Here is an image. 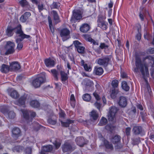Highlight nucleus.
<instances>
[{"label":"nucleus","instance_id":"nucleus-1","mask_svg":"<svg viewBox=\"0 0 154 154\" xmlns=\"http://www.w3.org/2000/svg\"><path fill=\"white\" fill-rule=\"evenodd\" d=\"M143 64L141 61L140 57L138 55L135 56V64L136 67L134 68V71L136 73L139 72L140 70L144 78L145 76H148L149 75L148 67L150 65L152 67L154 66V57L149 55L143 59Z\"/></svg>","mask_w":154,"mask_h":154},{"label":"nucleus","instance_id":"nucleus-2","mask_svg":"<svg viewBox=\"0 0 154 154\" xmlns=\"http://www.w3.org/2000/svg\"><path fill=\"white\" fill-rule=\"evenodd\" d=\"M15 29H17L16 32V33L18 34L17 37V41L18 42L19 41L23 40L24 38H29L30 37V36L29 35H26L23 33L21 29V25L19 24Z\"/></svg>","mask_w":154,"mask_h":154},{"label":"nucleus","instance_id":"nucleus-3","mask_svg":"<svg viewBox=\"0 0 154 154\" xmlns=\"http://www.w3.org/2000/svg\"><path fill=\"white\" fill-rule=\"evenodd\" d=\"M118 110L117 108L115 106L111 107L108 114V118L109 121L114 122H116V114Z\"/></svg>","mask_w":154,"mask_h":154},{"label":"nucleus","instance_id":"nucleus-4","mask_svg":"<svg viewBox=\"0 0 154 154\" xmlns=\"http://www.w3.org/2000/svg\"><path fill=\"white\" fill-rule=\"evenodd\" d=\"M23 114L24 118L26 120L28 123H29L32 122L33 118L36 116V113L35 112L29 110L24 111Z\"/></svg>","mask_w":154,"mask_h":154},{"label":"nucleus","instance_id":"nucleus-5","mask_svg":"<svg viewBox=\"0 0 154 154\" xmlns=\"http://www.w3.org/2000/svg\"><path fill=\"white\" fill-rule=\"evenodd\" d=\"M15 45L14 43L11 41L7 42L5 48L6 50L5 53V55L11 54L14 52Z\"/></svg>","mask_w":154,"mask_h":154},{"label":"nucleus","instance_id":"nucleus-6","mask_svg":"<svg viewBox=\"0 0 154 154\" xmlns=\"http://www.w3.org/2000/svg\"><path fill=\"white\" fill-rule=\"evenodd\" d=\"M110 60V59L109 56H106L97 59L96 62L100 65L106 67L108 65Z\"/></svg>","mask_w":154,"mask_h":154},{"label":"nucleus","instance_id":"nucleus-7","mask_svg":"<svg viewBox=\"0 0 154 154\" xmlns=\"http://www.w3.org/2000/svg\"><path fill=\"white\" fill-rule=\"evenodd\" d=\"M45 81V75L42 76H39L36 78L32 82V85L35 88H38L40 87L41 85Z\"/></svg>","mask_w":154,"mask_h":154},{"label":"nucleus","instance_id":"nucleus-8","mask_svg":"<svg viewBox=\"0 0 154 154\" xmlns=\"http://www.w3.org/2000/svg\"><path fill=\"white\" fill-rule=\"evenodd\" d=\"M70 31L66 28L61 29L60 31V35L63 41H65L70 38Z\"/></svg>","mask_w":154,"mask_h":154},{"label":"nucleus","instance_id":"nucleus-9","mask_svg":"<svg viewBox=\"0 0 154 154\" xmlns=\"http://www.w3.org/2000/svg\"><path fill=\"white\" fill-rule=\"evenodd\" d=\"M62 148L63 152H71L74 150L72 144L68 142H65L62 145Z\"/></svg>","mask_w":154,"mask_h":154},{"label":"nucleus","instance_id":"nucleus-10","mask_svg":"<svg viewBox=\"0 0 154 154\" xmlns=\"http://www.w3.org/2000/svg\"><path fill=\"white\" fill-rule=\"evenodd\" d=\"M12 137L15 139L17 140L21 136L22 134L20 129L17 127H14L12 130Z\"/></svg>","mask_w":154,"mask_h":154},{"label":"nucleus","instance_id":"nucleus-11","mask_svg":"<svg viewBox=\"0 0 154 154\" xmlns=\"http://www.w3.org/2000/svg\"><path fill=\"white\" fill-rule=\"evenodd\" d=\"M28 97V96L27 94H24L21 96L17 101L15 102V104L18 106H23V107H24L25 101Z\"/></svg>","mask_w":154,"mask_h":154},{"label":"nucleus","instance_id":"nucleus-12","mask_svg":"<svg viewBox=\"0 0 154 154\" xmlns=\"http://www.w3.org/2000/svg\"><path fill=\"white\" fill-rule=\"evenodd\" d=\"M93 95L94 97H95L96 99L97 100V101L94 103V105L99 110L102 104L100 102L99 100L100 99V98L99 95L96 92L93 93Z\"/></svg>","mask_w":154,"mask_h":154},{"label":"nucleus","instance_id":"nucleus-13","mask_svg":"<svg viewBox=\"0 0 154 154\" xmlns=\"http://www.w3.org/2000/svg\"><path fill=\"white\" fill-rule=\"evenodd\" d=\"M11 70H17L20 68V66L17 62H14L10 64Z\"/></svg>","mask_w":154,"mask_h":154},{"label":"nucleus","instance_id":"nucleus-14","mask_svg":"<svg viewBox=\"0 0 154 154\" xmlns=\"http://www.w3.org/2000/svg\"><path fill=\"white\" fill-rule=\"evenodd\" d=\"M44 62L46 66L47 67H53L55 64L54 61L51 58L46 59Z\"/></svg>","mask_w":154,"mask_h":154},{"label":"nucleus","instance_id":"nucleus-15","mask_svg":"<svg viewBox=\"0 0 154 154\" xmlns=\"http://www.w3.org/2000/svg\"><path fill=\"white\" fill-rule=\"evenodd\" d=\"M75 140L77 144L81 147L83 146L85 144V140L83 137H78Z\"/></svg>","mask_w":154,"mask_h":154},{"label":"nucleus","instance_id":"nucleus-16","mask_svg":"<svg viewBox=\"0 0 154 154\" xmlns=\"http://www.w3.org/2000/svg\"><path fill=\"white\" fill-rule=\"evenodd\" d=\"M142 128L139 126H134L132 129V131L135 135L141 134L142 132Z\"/></svg>","mask_w":154,"mask_h":154},{"label":"nucleus","instance_id":"nucleus-17","mask_svg":"<svg viewBox=\"0 0 154 154\" xmlns=\"http://www.w3.org/2000/svg\"><path fill=\"white\" fill-rule=\"evenodd\" d=\"M90 28V26L87 23H84L82 24L80 28V31L83 33H86L89 31Z\"/></svg>","mask_w":154,"mask_h":154},{"label":"nucleus","instance_id":"nucleus-18","mask_svg":"<svg viewBox=\"0 0 154 154\" xmlns=\"http://www.w3.org/2000/svg\"><path fill=\"white\" fill-rule=\"evenodd\" d=\"M82 13L79 10H76L73 11V16L75 19L77 20H80L82 19Z\"/></svg>","mask_w":154,"mask_h":154},{"label":"nucleus","instance_id":"nucleus-19","mask_svg":"<svg viewBox=\"0 0 154 154\" xmlns=\"http://www.w3.org/2000/svg\"><path fill=\"white\" fill-rule=\"evenodd\" d=\"M9 95L14 99H16L19 97V94L17 92L13 89H11L8 92Z\"/></svg>","mask_w":154,"mask_h":154},{"label":"nucleus","instance_id":"nucleus-20","mask_svg":"<svg viewBox=\"0 0 154 154\" xmlns=\"http://www.w3.org/2000/svg\"><path fill=\"white\" fill-rule=\"evenodd\" d=\"M31 15V14L29 12H25L24 14L22 15L20 18V21L23 23L26 22L28 18Z\"/></svg>","mask_w":154,"mask_h":154},{"label":"nucleus","instance_id":"nucleus-21","mask_svg":"<svg viewBox=\"0 0 154 154\" xmlns=\"http://www.w3.org/2000/svg\"><path fill=\"white\" fill-rule=\"evenodd\" d=\"M90 119L94 120H97L98 117V114L96 111L92 110L90 113Z\"/></svg>","mask_w":154,"mask_h":154},{"label":"nucleus","instance_id":"nucleus-22","mask_svg":"<svg viewBox=\"0 0 154 154\" xmlns=\"http://www.w3.org/2000/svg\"><path fill=\"white\" fill-rule=\"evenodd\" d=\"M127 100L126 98L123 97H120L119 104L122 107H125L127 105Z\"/></svg>","mask_w":154,"mask_h":154},{"label":"nucleus","instance_id":"nucleus-23","mask_svg":"<svg viewBox=\"0 0 154 154\" xmlns=\"http://www.w3.org/2000/svg\"><path fill=\"white\" fill-rule=\"evenodd\" d=\"M11 70L10 66L3 64L0 69L1 71L3 73H7Z\"/></svg>","mask_w":154,"mask_h":154},{"label":"nucleus","instance_id":"nucleus-24","mask_svg":"<svg viewBox=\"0 0 154 154\" xmlns=\"http://www.w3.org/2000/svg\"><path fill=\"white\" fill-rule=\"evenodd\" d=\"M121 138L119 136L116 135L112 137L111 141L114 144H117L120 141Z\"/></svg>","mask_w":154,"mask_h":154},{"label":"nucleus","instance_id":"nucleus-25","mask_svg":"<svg viewBox=\"0 0 154 154\" xmlns=\"http://www.w3.org/2000/svg\"><path fill=\"white\" fill-rule=\"evenodd\" d=\"M98 25L103 30H106L107 28L108 23L105 21L98 22Z\"/></svg>","mask_w":154,"mask_h":154},{"label":"nucleus","instance_id":"nucleus-26","mask_svg":"<svg viewBox=\"0 0 154 154\" xmlns=\"http://www.w3.org/2000/svg\"><path fill=\"white\" fill-rule=\"evenodd\" d=\"M62 143V141L59 139L56 138L53 142L56 149H58Z\"/></svg>","mask_w":154,"mask_h":154},{"label":"nucleus","instance_id":"nucleus-27","mask_svg":"<svg viewBox=\"0 0 154 154\" xmlns=\"http://www.w3.org/2000/svg\"><path fill=\"white\" fill-rule=\"evenodd\" d=\"M94 72L96 75H100L103 73V70L101 67H95L94 68Z\"/></svg>","mask_w":154,"mask_h":154},{"label":"nucleus","instance_id":"nucleus-28","mask_svg":"<svg viewBox=\"0 0 154 154\" xmlns=\"http://www.w3.org/2000/svg\"><path fill=\"white\" fill-rule=\"evenodd\" d=\"M60 122L62 126L65 127H68L69 126L70 124L73 123L74 121L70 119H67L66 122H63L61 121Z\"/></svg>","mask_w":154,"mask_h":154},{"label":"nucleus","instance_id":"nucleus-29","mask_svg":"<svg viewBox=\"0 0 154 154\" xmlns=\"http://www.w3.org/2000/svg\"><path fill=\"white\" fill-rule=\"evenodd\" d=\"M97 22H101L105 21V20L106 19V14L104 13H102L98 16Z\"/></svg>","mask_w":154,"mask_h":154},{"label":"nucleus","instance_id":"nucleus-30","mask_svg":"<svg viewBox=\"0 0 154 154\" xmlns=\"http://www.w3.org/2000/svg\"><path fill=\"white\" fill-rule=\"evenodd\" d=\"M30 106L34 108H38L40 106V104L38 101L36 100H32L30 103Z\"/></svg>","mask_w":154,"mask_h":154},{"label":"nucleus","instance_id":"nucleus-31","mask_svg":"<svg viewBox=\"0 0 154 154\" xmlns=\"http://www.w3.org/2000/svg\"><path fill=\"white\" fill-rule=\"evenodd\" d=\"M53 149L52 146L51 145H48L42 147V149L41 150L43 152H49L52 151Z\"/></svg>","mask_w":154,"mask_h":154},{"label":"nucleus","instance_id":"nucleus-32","mask_svg":"<svg viewBox=\"0 0 154 154\" xmlns=\"http://www.w3.org/2000/svg\"><path fill=\"white\" fill-rule=\"evenodd\" d=\"M110 96L112 98L114 99L116 97V95L118 93V90L114 88L110 89Z\"/></svg>","mask_w":154,"mask_h":154},{"label":"nucleus","instance_id":"nucleus-33","mask_svg":"<svg viewBox=\"0 0 154 154\" xmlns=\"http://www.w3.org/2000/svg\"><path fill=\"white\" fill-rule=\"evenodd\" d=\"M24 149V148L23 146H17L13 148L12 150L14 152H22Z\"/></svg>","mask_w":154,"mask_h":154},{"label":"nucleus","instance_id":"nucleus-34","mask_svg":"<svg viewBox=\"0 0 154 154\" xmlns=\"http://www.w3.org/2000/svg\"><path fill=\"white\" fill-rule=\"evenodd\" d=\"M61 75V80L62 82H65L68 79L67 74L63 71L60 72Z\"/></svg>","mask_w":154,"mask_h":154},{"label":"nucleus","instance_id":"nucleus-35","mask_svg":"<svg viewBox=\"0 0 154 154\" xmlns=\"http://www.w3.org/2000/svg\"><path fill=\"white\" fill-rule=\"evenodd\" d=\"M51 71L53 76L54 79L55 80L58 81V75H59L58 71L56 69H51Z\"/></svg>","mask_w":154,"mask_h":154},{"label":"nucleus","instance_id":"nucleus-36","mask_svg":"<svg viewBox=\"0 0 154 154\" xmlns=\"http://www.w3.org/2000/svg\"><path fill=\"white\" fill-rule=\"evenodd\" d=\"M14 28H13L11 26L8 27L6 31L7 35L8 36H11L13 34V31L14 29Z\"/></svg>","mask_w":154,"mask_h":154},{"label":"nucleus","instance_id":"nucleus-37","mask_svg":"<svg viewBox=\"0 0 154 154\" xmlns=\"http://www.w3.org/2000/svg\"><path fill=\"white\" fill-rule=\"evenodd\" d=\"M53 16L54 20L57 21V23L59 22V17L56 11L53 10L51 12Z\"/></svg>","mask_w":154,"mask_h":154},{"label":"nucleus","instance_id":"nucleus-38","mask_svg":"<svg viewBox=\"0 0 154 154\" xmlns=\"http://www.w3.org/2000/svg\"><path fill=\"white\" fill-rule=\"evenodd\" d=\"M122 87L124 90L128 91L130 89L128 85L127 82L125 81H123L122 83Z\"/></svg>","mask_w":154,"mask_h":154},{"label":"nucleus","instance_id":"nucleus-39","mask_svg":"<svg viewBox=\"0 0 154 154\" xmlns=\"http://www.w3.org/2000/svg\"><path fill=\"white\" fill-rule=\"evenodd\" d=\"M86 38L87 40L89 42H91V43H92L93 45H99V43L98 42H96L94 40L92 39L91 37L88 36H87Z\"/></svg>","mask_w":154,"mask_h":154},{"label":"nucleus","instance_id":"nucleus-40","mask_svg":"<svg viewBox=\"0 0 154 154\" xmlns=\"http://www.w3.org/2000/svg\"><path fill=\"white\" fill-rule=\"evenodd\" d=\"M107 123V119L104 117H102L98 125L99 126H102L106 125Z\"/></svg>","mask_w":154,"mask_h":154},{"label":"nucleus","instance_id":"nucleus-41","mask_svg":"<svg viewBox=\"0 0 154 154\" xmlns=\"http://www.w3.org/2000/svg\"><path fill=\"white\" fill-rule=\"evenodd\" d=\"M104 144L106 147L108 149L112 150L113 149V146L112 144L110 143L107 140H105L104 141Z\"/></svg>","mask_w":154,"mask_h":154},{"label":"nucleus","instance_id":"nucleus-42","mask_svg":"<svg viewBox=\"0 0 154 154\" xmlns=\"http://www.w3.org/2000/svg\"><path fill=\"white\" fill-rule=\"evenodd\" d=\"M82 98L84 100L88 101L91 100V96L89 94H86L83 95Z\"/></svg>","mask_w":154,"mask_h":154},{"label":"nucleus","instance_id":"nucleus-43","mask_svg":"<svg viewBox=\"0 0 154 154\" xmlns=\"http://www.w3.org/2000/svg\"><path fill=\"white\" fill-rule=\"evenodd\" d=\"M132 144L134 145L138 144L140 142V138L137 137L134 138L132 140Z\"/></svg>","mask_w":154,"mask_h":154},{"label":"nucleus","instance_id":"nucleus-44","mask_svg":"<svg viewBox=\"0 0 154 154\" xmlns=\"http://www.w3.org/2000/svg\"><path fill=\"white\" fill-rule=\"evenodd\" d=\"M119 82L117 80H113L111 83L112 86V88H117L118 86Z\"/></svg>","mask_w":154,"mask_h":154},{"label":"nucleus","instance_id":"nucleus-45","mask_svg":"<svg viewBox=\"0 0 154 154\" xmlns=\"http://www.w3.org/2000/svg\"><path fill=\"white\" fill-rule=\"evenodd\" d=\"M109 47V45L104 43H100L99 46V48L102 49H107Z\"/></svg>","mask_w":154,"mask_h":154},{"label":"nucleus","instance_id":"nucleus-46","mask_svg":"<svg viewBox=\"0 0 154 154\" xmlns=\"http://www.w3.org/2000/svg\"><path fill=\"white\" fill-rule=\"evenodd\" d=\"M78 53L80 54H83L84 53L85 48L81 45L76 48Z\"/></svg>","mask_w":154,"mask_h":154},{"label":"nucleus","instance_id":"nucleus-47","mask_svg":"<svg viewBox=\"0 0 154 154\" xmlns=\"http://www.w3.org/2000/svg\"><path fill=\"white\" fill-rule=\"evenodd\" d=\"M59 4L57 2H54L51 6V9H58L60 7Z\"/></svg>","mask_w":154,"mask_h":154},{"label":"nucleus","instance_id":"nucleus-48","mask_svg":"<svg viewBox=\"0 0 154 154\" xmlns=\"http://www.w3.org/2000/svg\"><path fill=\"white\" fill-rule=\"evenodd\" d=\"M23 40L19 41L17 42V38L16 39V42L17 44V49L18 50H20L22 49L23 47V45L22 43L21 42Z\"/></svg>","mask_w":154,"mask_h":154},{"label":"nucleus","instance_id":"nucleus-49","mask_svg":"<svg viewBox=\"0 0 154 154\" xmlns=\"http://www.w3.org/2000/svg\"><path fill=\"white\" fill-rule=\"evenodd\" d=\"M73 44L74 45L76 48L82 45V43L77 40H75L73 42Z\"/></svg>","mask_w":154,"mask_h":154},{"label":"nucleus","instance_id":"nucleus-50","mask_svg":"<svg viewBox=\"0 0 154 154\" xmlns=\"http://www.w3.org/2000/svg\"><path fill=\"white\" fill-rule=\"evenodd\" d=\"M38 8L39 12L45 9V5L43 4H39L38 5Z\"/></svg>","mask_w":154,"mask_h":154},{"label":"nucleus","instance_id":"nucleus-51","mask_svg":"<svg viewBox=\"0 0 154 154\" xmlns=\"http://www.w3.org/2000/svg\"><path fill=\"white\" fill-rule=\"evenodd\" d=\"M8 115L10 119H13L15 117V114L14 112L11 111L8 113Z\"/></svg>","mask_w":154,"mask_h":154},{"label":"nucleus","instance_id":"nucleus-52","mask_svg":"<svg viewBox=\"0 0 154 154\" xmlns=\"http://www.w3.org/2000/svg\"><path fill=\"white\" fill-rule=\"evenodd\" d=\"M48 123L52 125H54L56 124L57 121L56 119H52L49 118L48 120Z\"/></svg>","mask_w":154,"mask_h":154},{"label":"nucleus","instance_id":"nucleus-53","mask_svg":"<svg viewBox=\"0 0 154 154\" xmlns=\"http://www.w3.org/2000/svg\"><path fill=\"white\" fill-rule=\"evenodd\" d=\"M85 69L87 71H90L91 70V67L90 66H88L87 64L85 63L83 66Z\"/></svg>","mask_w":154,"mask_h":154},{"label":"nucleus","instance_id":"nucleus-54","mask_svg":"<svg viewBox=\"0 0 154 154\" xmlns=\"http://www.w3.org/2000/svg\"><path fill=\"white\" fill-rule=\"evenodd\" d=\"M70 100L72 101V102L71 103V105L72 104V106H74L75 104H74L75 99L74 95L73 94H71L70 97Z\"/></svg>","mask_w":154,"mask_h":154},{"label":"nucleus","instance_id":"nucleus-55","mask_svg":"<svg viewBox=\"0 0 154 154\" xmlns=\"http://www.w3.org/2000/svg\"><path fill=\"white\" fill-rule=\"evenodd\" d=\"M148 54H154V48H150L147 50Z\"/></svg>","mask_w":154,"mask_h":154},{"label":"nucleus","instance_id":"nucleus-56","mask_svg":"<svg viewBox=\"0 0 154 154\" xmlns=\"http://www.w3.org/2000/svg\"><path fill=\"white\" fill-rule=\"evenodd\" d=\"M20 3L22 6H25L27 5V2L26 0H21L20 1Z\"/></svg>","mask_w":154,"mask_h":154},{"label":"nucleus","instance_id":"nucleus-57","mask_svg":"<svg viewBox=\"0 0 154 154\" xmlns=\"http://www.w3.org/2000/svg\"><path fill=\"white\" fill-rule=\"evenodd\" d=\"M131 128L129 127L127 128L126 129L125 133L127 136L129 135L130 134Z\"/></svg>","mask_w":154,"mask_h":154},{"label":"nucleus","instance_id":"nucleus-58","mask_svg":"<svg viewBox=\"0 0 154 154\" xmlns=\"http://www.w3.org/2000/svg\"><path fill=\"white\" fill-rule=\"evenodd\" d=\"M26 154H31L32 150L30 148L27 147L26 149Z\"/></svg>","mask_w":154,"mask_h":154},{"label":"nucleus","instance_id":"nucleus-59","mask_svg":"<svg viewBox=\"0 0 154 154\" xmlns=\"http://www.w3.org/2000/svg\"><path fill=\"white\" fill-rule=\"evenodd\" d=\"M146 87L149 94H150V93L151 92V89L149 84L146 82Z\"/></svg>","mask_w":154,"mask_h":154},{"label":"nucleus","instance_id":"nucleus-60","mask_svg":"<svg viewBox=\"0 0 154 154\" xmlns=\"http://www.w3.org/2000/svg\"><path fill=\"white\" fill-rule=\"evenodd\" d=\"M136 112V109L135 107H133L131 108V112L132 114H135Z\"/></svg>","mask_w":154,"mask_h":154},{"label":"nucleus","instance_id":"nucleus-61","mask_svg":"<svg viewBox=\"0 0 154 154\" xmlns=\"http://www.w3.org/2000/svg\"><path fill=\"white\" fill-rule=\"evenodd\" d=\"M122 147V145L121 144L117 145L115 146V149H120Z\"/></svg>","mask_w":154,"mask_h":154},{"label":"nucleus","instance_id":"nucleus-62","mask_svg":"<svg viewBox=\"0 0 154 154\" xmlns=\"http://www.w3.org/2000/svg\"><path fill=\"white\" fill-rule=\"evenodd\" d=\"M137 108L141 110H142L143 109V106L141 105L138 104L137 105Z\"/></svg>","mask_w":154,"mask_h":154},{"label":"nucleus","instance_id":"nucleus-63","mask_svg":"<svg viewBox=\"0 0 154 154\" xmlns=\"http://www.w3.org/2000/svg\"><path fill=\"white\" fill-rule=\"evenodd\" d=\"M59 115L61 117L64 118L65 116V114L63 112L61 111L59 113Z\"/></svg>","mask_w":154,"mask_h":154},{"label":"nucleus","instance_id":"nucleus-64","mask_svg":"<svg viewBox=\"0 0 154 154\" xmlns=\"http://www.w3.org/2000/svg\"><path fill=\"white\" fill-rule=\"evenodd\" d=\"M121 76L123 78H126L127 77V74L125 72H123L121 74Z\"/></svg>","mask_w":154,"mask_h":154}]
</instances>
